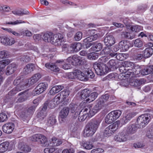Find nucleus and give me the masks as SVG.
Here are the masks:
<instances>
[{
    "label": "nucleus",
    "mask_w": 153,
    "mask_h": 153,
    "mask_svg": "<svg viewBox=\"0 0 153 153\" xmlns=\"http://www.w3.org/2000/svg\"><path fill=\"white\" fill-rule=\"evenodd\" d=\"M127 134L126 132H125L120 133L118 135L115 136L114 140L119 142L126 141L128 138Z\"/></svg>",
    "instance_id": "10"
},
{
    "label": "nucleus",
    "mask_w": 153,
    "mask_h": 153,
    "mask_svg": "<svg viewBox=\"0 0 153 153\" xmlns=\"http://www.w3.org/2000/svg\"><path fill=\"white\" fill-rule=\"evenodd\" d=\"M121 36L123 39H132L134 37V36H131V33L129 32L123 31L121 32Z\"/></svg>",
    "instance_id": "42"
},
{
    "label": "nucleus",
    "mask_w": 153,
    "mask_h": 153,
    "mask_svg": "<svg viewBox=\"0 0 153 153\" xmlns=\"http://www.w3.org/2000/svg\"><path fill=\"white\" fill-rule=\"evenodd\" d=\"M10 55V52L8 51L3 50L0 51V58L1 59L8 58Z\"/></svg>",
    "instance_id": "44"
},
{
    "label": "nucleus",
    "mask_w": 153,
    "mask_h": 153,
    "mask_svg": "<svg viewBox=\"0 0 153 153\" xmlns=\"http://www.w3.org/2000/svg\"><path fill=\"white\" fill-rule=\"evenodd\" d=\"M64 88L62 85H56L52 88L49 91V93L51 95H54L58 93Z\"/></svg>",
    "instance_id": "21"
},
{
    "label": "nucleus",
    "mask_w": 153,
    "mask_h": 153,
    "mask_svg": "<svg viewBox=\"0 0 153 153\" xmlns=\"http://www.w3.org/2000/svg\"><path fill=\"white\" fill-rule=\"evenodd\" d=\"M90 107H85L79 112L78 120L79 121H84L88 116L89 117H92L94 115L90 114Z\"/></svg>",
    "instance_id": "5"
},
{
    "label": "nucleus",
    "mask_w": 153,
    "mask_h": 153,
    "mask_svg": "<svg viewBox=\"0 0 153 153\" xmlns=\"http://www.w3.org/2000/svg\"><path fill=\"white\" fill-rule=\"evenodd\" d=\"M8 144L7 141L0 144V152L4 153L8 150Z\"/></svg>",
    "instance_id": "39"
},
{
    "label": "nucleus",
    "mask_w": 153,
    "mask_h": 153,
    "mask_svg": "<svg viewBox=\"0 0 153 153\" xmlns=\"http://www.w3.org/2000/svg\"><path fill=\"white\" fill-rule=\"evenodd\" d=\"M98 94L97 92H93L91 93H90L88 98L85 100L86 102H90L96 99L97 97Z\"/></svg>",
    "instance_id": "32"
},
{
    "label": "nucleus",
    "mask_w": 153,
    "mask_h": 153,
    "mask_svg": "<svg viewBox=\"0 0 153 153\" xmlns=\"http://www.w3.org/2000/svg\"><path fill=\"white\" fill-rule=\"evenodd\" d=\"M14 127V124L12 123H9L4 124L2 127L3 131L7 134L10 133L13 131Z\"/></svg>",
    "instance_id": "14"
},
{
    "label": "nucleus",
    "mask_w": 153,
    "mask_h": 153,
    "mask_svg": "<svg viewBox=\"0 0 153 153\" xmlns=\"http://www.w3.org/2000/svg\"><path fill=\"white\" fill-rule=\"evenodd\" d=\"M116 120L110 113L108 114L105 118V122L108 124H110L114 121Z\"/></svg>",
    "instance_id": "38"
},
{
    "label": "nucleus",
    "mask_w": 153,
    "mask_h": 153,
    "mask_svg": "<svg viewBox=\"0 0 153 153\" xmlns=\"http://www.w3.org/2000/svg\"><path fill=\"white\" fill-rule=\"evenodd\" d=\"M104 150L100 148H98L93 149L91 151V153H102Z\"/></svg>",
    "instance_id": "64"
},
{
    "label": "nucleus",
    "mask_w": 153,
    "mask_h": 153,
    "mask_svg": "<svg viewBox=\"0 0 153 153\" xmlns=\"http://www.w3.org/2000/svg\"><path fill=\"white\" fill-rule=\"evenodd\" d=\"M116 55V58L118 60L120 61H123L127 59L128 57L127 54L125 53H115Z\"/></svg>",
    "instance_id": "41"
},
{
    "label": "nucleus",
    "mask_w": 153,
    "mask_h": 153,
    "mask_svg": "<svg viewBox=\"0 0 153 153\" xmlns=\"http://www.w3.org/2000/svg\"><path fill=\"white\" fill-rule=\"evenodd\" d=\"M90 93L91 91L87 89L81 90L79 93V98L81 100H86Z\"/></svg>",
    "instance_id": "20"
},
{
    "label": "nucleus",
    "mask_w": 153,
    "mask_h": 153,
    "mask_svg": "<svg viewBox=\"0 0 153 153\" xmlns=\"http://www.w3.org/2000/svg\"><path fill=\"white\" fill-rule=\"evenodd\" d=\"M1 42L4 45H11L12 43L9 42V41H10L9 38L7 37H4L1 39Z\"/></svg>",
    "instance_id": "47"
},
{
    "label": "nucleus",
    "mask_w": 153,
    "mask_h": 153,
    "mask_svg": "<svg viewBox=\"0 0 153 153\" xmlns=\"http://www.w3.org/2000/svg\"><path fill=\"white\" fill-rule=\"evenodd\" d=\"M30 58L27 56H21L20 61L23 63L27 62L31 60Z\"/></svg>",
    "instance_id": "55"
},
{
    "label": "nucleus",
    "mask_w": 153,
    "mask_h": 153,
    "mask_svg": "<svg viewBox=\"0 0 153 153\" xmlns=\"http://www.w3.org/2000/svg\"><path fill=\"white\" fill-rule=\"evenodd\" d=\"M82 33L80 31L78 32L75 34L74 39L76 41H78L80 40L82 37Z\"/></svg>",
    "instance_id": "59"
},
{
    "label": "nucleus",
    "mask_w": 153,
    "mask_h": 153,
    "mask_svg": "<svg viewBox=\"0 0 153 153\" xmlns=\"http://www.w3.org/2000/svg\"><path fill=\"white\" fill-rule=\"evenodd\" d=\"M104 42L105 45L108 46H111L115 43L114 36L109 34L107 35L105 37Z\"/></svg>",
    "instance_id": "13"
},
{
    "label": "nucleus",
    "mask_w": 153,
    "mask_h": 153,
    "mask_svg": "<svg viewBox=\"0 0 153 153\" xmlns=\"http://www.w3.org/2000/svg\"><path fill=\"white\" fill-rule=\"evenodd\" d=\"M48 85L46 83L42 82L39 84L33 91L34 95H38L43 93L47 88Z\"/></svg>",
    "instance_id": "6"
},
{
    "label": "nucleus",
    "mask_w": 153,
    "mask_h": 153,
    "mask_svg": "<svg viewBox=\"0 0 153 153\" xmlns=\"http://www.w3.org/2000/svg\"><path fill=\"white\" fill-rule=\"evenodd\" d=\"M107 66L110 68L117 69L118 66L117 61L114 59H112L109 60L107 63Z\"/></svg>",
    "instance_id": "26"
},
{
    "label": "nucleus",
    "mask_w": 153,
    "mask_h": 153,
    "mask_svg": "<svg viewBox=\"0 0 153 153\" xmlns=\"http://www.w3.org/2000/svg\"><path fill=\"white\" fill-rule=\"evenodd\" d=\"M41 38L45 42H49L52 38L53 34L52 33H42L41 34Z\"/></svg>",
    "instance_id": "24"
},
{
    "label": "nucleus",
    "mask_w": 153,
    "mask_h": 153,
    "mask_svg": "<svg viewBox=\"0 0 153 153\" xmlns=\"http://www.w3.org/2000/svg\"><path fill=\"white\" fill-rule=\"evenodd\" d=\"M69 110L72 113H74L76 111H78L79 107L77 104L73 102L71 103L69 105Z\"/></svg>",
    "instance_id": "43"
},
{
    "label": "nucleus",
    "mask_w": 153,
    "mask_h": 153,
    "mask_svg": "<svg viewBox=\"0 0 153 153\" xmlns=\"http://www.w3.org/2000/svg\"><path fill=\"white\" fill-rule=\"evenodd\" d=\"M153 65H151L145 67L140 70V73L142 75H145L150 74L153 71Z\"/></svg>",
    "instance_id": "22"
},
{
    "label": "nucleus",
    "mask_w": 153,
    "mask_h": 153,
    "mask_svg": "<svg viewBox=\"0 0 153 153\" xmlns=\"http://www.w3.org/2000/svg\"><path fill=\"white\" fill-rule=\"evenodd\" d=\"M38 142L42 146H45L48 143L47 138L44 135L40 134Z\"/></svg>",
    "instance_id": "30"
},
{
    "label": "nucleus",
    "mask_w": 153,
    "mask_h": 153,
    "mask_svg": "<svg viewBox=\"0 0 153 153\" xmlns=\"http://www.w3.org/2000/svg\"><path fill=\"white\" fill-rule=\"evenodd\" d=\"M7 116L5 113L2 112L0 114V122H4L7 120Z\"/></svg>",
    "instance_id": "57"
},
{
    "label": "nucleus",
    "mask_w": 153,
    "mask_h": 153,
    "mask_svg": "<svg viewBox=\"0 0 153 153\" xmlns=\"http://www.w3.org/2000/svg\"><path fill=\"white\" fill-rule=\"evenodd\" d=\"M85 74L86 76L87 80H88L89 78H93L95 76L94 73L91 70L87 69L85 71Z\"/></svg>",
    "instance_id": "40"
},
{
    "label": "nucleus",
    "mask_w": 153,
    "mask_h": 153,
    "mask_svg": "<svg viewBox=\"0 0 153 153\" xmlns=\"http://www.w3.org/2000/svg\"><path fill=\"white\" fill-rule=\"evenodd\" d=\"M138 126L136 123L135 124H132L128 126L126 128V133L128 134H134L137 131Z\"/></svg>",
    "instance_id": "12"
},
{
    "label": "nucleus",
    "mask_w": 153,
    "mask_h": 153,
    "mask_svg": "<svg viewBox=\"0 0 153 153\" xmlns=\"http://www.w3.org/2000/svg\"><path fill=\"white\" fill-rule=\"evenodd\" d=\"M19 96H21L18 99V101L19 102H22L27 100L28 97V94L26 91H24L19 93L18 94Z\"/></svg>",
    "instance_id": "29"
},
{
    "label": "nucleus",
    "mask_w": 153,
    "mask_h": 153,
    "mask_svg": "<svg viewBox=\"0 0 153 153\" xmlns=\"http://www.w3.org/2000/svg\"><path fill=\"white\" fill-rule=\"evenodd\" d=\"M136 115V113L131 112L128 113L126 117L124 120V123L127 122V120H129L131 119L135 116Z\"/></svg>",
    "instance_id": "48"
},
{
    "label": "nucleus",
    "mask_w": 153,
    "mask_h": 153,
    "mask_svg": "<svg viewBox=\"0 0 153 153\" xmlns=\"http://www.w3.org/2000/svg\"><path fill=\"white\" fill-rule=\"evenodd\" d=\"M12 12L15 15L20 16H23L24 15H27L29 14V12L27 11L23 12L20 10L14 11Z\"/></svg>",
    "instance_id": "53"
},
{
    "label": "nucleus",
    "mask_w": 153,
    "mask_h": 153,
    "mask_svg": "<svg viewBox=\"0 0 153 153\" xmlns=\"http://www.w3.org/2000/svg\"><path fill=\"white\" fill-rule=\"evenodd\" d=\"M150 119L151 117L149 114H145L139 117L136 123L138 126L139 128H143L148 124Z\"/></svg>",
    "instance_id": "4"
},
{
    "label": "nucleus",
    "mask_w": 153,
    "mask_h": 153,
    "mask_svg": "<svg viewBox=\"0 0 153 153\" xmlns=\"http://www.w3.org/2000/svg\"><path fill=\"white\" fill-rule=\"evenodd\" d=\"M82 146L85 149L88 150L91 149L93 147L92 144H90L88 142H85L83 143Z\"/></svg>",
    "instance_id": "62"
},
{
    "label": "nucleus",
    "mask_w": 153,
    "mask_h": 153,
    "mask_svg": "<svg viewBox=\"0 0 153 153\" xmlns=\"http://www.w3.org/2000/svg\"><path fill=\"white\" fill-rule=\"evenodd\" d=\"M144 55V57L147 58L150 57L153 53V49L150 47H149L143 51Z\"/></svg>",
    "instance_id": "28"
},
{
    "label": "nucleus",
    "mask_w": 153,
    "mask_h": 153,
    "mask_svg": "<svg viewBox=\"0 0 153 153\" xmlns=\"http://www.w3.org/2000/svg\"><path fill=\"white\" fill-rule=\"evenodd\" d=\"M35 66L33 64H29L23 69L24 73L27 74L31 73L34 69Z\"/></svg>",
    "instance_id": "23"
},
{
    "label": "nucleus",
    "mask_w": 153,
    "mask_h": 153,
    "mask_svg": "<svg viewBox=\"0 0 153 153\" xmlns=\"http://www.w3.org/2000/svg\"><path fill=\"white\" fill-rule=\"evenodd\" d=\"M48 124L50 126H52L56 124V117L53 115H50L47 119Z\"/></svg>",
    "instance_id": "33"
},
{
    "label": "nucleus",
    "mask_w": 153,
    "mask_h": 153,
    "mask_svg": "<svg viewBox=\"0 0 153 153\" xmlns=\"http://www.w3.org/2000/svg\"><path fill=\"white\" fill-rule=\"evenodd\" d=\"M60 93L62 96V99L64 100L68 97L70 93V91L69 90L66 89L62 91Z\"/></svg>",
    "instance_id": "52"
},
{
    "label": "nucleus",
    "mask_w": 153,
    "mask_h": 153,
    "mask_svg": "<svg viewBox=\"0 0 153 153\" xmlns=\"http://www.w3.org/2000/svg\"><path fill=\"white\" fill-rule=\"evenodd\" d=\"M99 120L93 119L86 125L84 131L83 136L84 137L92 136L97 129L100 124Z\"/></svg>",
    "instance_id": "1"
},
{
    "label": "nucleus",
    "mask_w": 153,
    "mask_h": 153,
    "mask_svg": "<svg viewBox=\"0 0 153 153\" xmlns=\"http://www.w3.org/2000/svg\"><path fill=\"white\" fill-rule=\"evenodd\" d=\"M69 111V108L68 107H65L61 111L59 114V120L63 122L65 119L68 115Z\"/></svg>",
    "instance_id": "15"
},
{
    "label": "nucleus",
    "mask_w": 153,
    "mask_h": 153,
    "mask_svg": "<svg viewBox=\"0 0 153 153\" xmlns=\"http://www.w3.org/2000/svg\"><path fill=\"white\" fill-rule=\"evenodd\" d=\"M146 82V80L144 78L136 79L130 82V85L134 87H140L141 85L144 84Z\"/></svg>",
    "instance_id": "19"
},
{
    "label": "nucleus",
    "mask_w": 153,
    "mask_h": 153,
    "mask_svg": "<svg viewBox=\"0 0 153 153\" xmlns=\"http://www.w3.org/2000/svg\"><path fill=\"white\" fill-rule=\"evenodd\" d=\"M82 48L81 44L79 42H75L72 43L68 48L67 53H72L74 52H77L79 51Z\"/></svg>",
    "instance_id": "9"
},
{
    "label": "nucleus",
    "mask_w": 153,
    "mask_h": 153,
    "mask_svg": "<svg viewBox=\"0 0 153 153\" xmlns=\"http://www.w3.org/2000/svg\"><path fill=\"white\" fill-rule=\"evenodd\" d=\"M99 56L98 54L96 53H91L87 55L88 59L90 60H94L97 59Z\"/></svg>",
    "instance_id": "45"
},
{
    "label": "nucleus",
    "mask_w": 153,
    "mask_h": 153,
    "mask_svg": "<svg viewBox=\"0 0 153 153\" xmlns=\"http://www.w3.org/2000/svg\"><path fill=\"white\" fill-rule=\"evenodd\" d=\"M40 134H37L33 135L30 137V140L33 141H39V138H40Z\"/></svg>",
    "instance_id": "58"
},
{
    "label": "nucleus",
    "mask_w": 153,
    "mask_h": 153,
    "mask_svg": "<svg viewBox=\"0 0 153 153\" xmlns=\"http://www.w3.org/2000/svg\"><path fill=\"white\" fill-rule=\"evenodd\" d=\"M17 66L16 64L12 63L9 65L7 68L6 74L7 75H9L13 74L16 70Z\"/></svg>",
    "instance_id": "17"
},
{
    "label": "nucleus",
    "mask_w": 153,
    "mask_h": 153,
    "mask_svg": "<svg viewBox=\"0 0 153 153\" xmlns=\"http://www.w3.org/2000/svg\"><path fill=\"white\" fill-rule=\"evenodd\" d=\"M45 66L46 68L53 72H57L59 71V69L54 63H47L45 64Z\"/></svg>",
    "instance_id": "18"
},
{
    "label": "nucleus",
    "mask_w": 153,
    "mask_h": 153,
    "mask_svg": "<svg viewBox=\"0 0 153 153\" xmlns=\"http://www.w3.org/2000/svg\"><path fill=\"white\" fill-rule=\"evenodd\" d=\"M36 107V106L33 105L29 107L27 110H26L27 112L29 115L33 113L35 110Z\"/></svg>",
    "instance_id": "63"
},
{
    "label": "nucleus",
    "mask_w": 153,
    "mask_h": 153,
    "mask_svg": "<svg viewBox=\"0 0 153 153\" xmlns=\"http://www.w3.org/2000/svg\"><path fill=\"white\" fill-rule=\"evenodd\" d=\"M125 66L120 67V70H125V69L128 68H132L134 67V63L128 61H125L124 62Z\"/></svg>",
    "instance_id": "35"
},
{
    "label": "nucleus",
    "mask_w": 153,
    "mask_h": 153,
    "mask_svg": "<svg viewBox=\"0 0 153 153\" xmlns=\"http://www.w3.org/2000/svg\"><path fill=\"white\" fill-rule=\"evenodd\" d=\"M84 62L82 60L77 57L75 55H74L72 64L73 65L76 66L82 65L83 64Z\"/></svg>",
    "instance_id": "37"
},
{
    "label": "nucleus",
    "mask_w": 153,
    "mask_h": 153,
    "mask_svg": "<svg viewBox=\"0 0 153 153\" xmlns=\"http://www.w3.org/2000/svg\"><path fill=\"white\" fill-rule=\"evenodd\" d=\"M25 85H24V82H22L20 84L16 85L15 88L17 91L18 92L23 90L25 88Z\"/></svg>",
    "instance_id": "56"
},
{
    "label": "nucleus",
    "mask_w": 153,
    "mask_h": 153,
    "mask_svg": "<svg viewBox=\"0 0 153 153\" xmlns=\"http://www.w3.org/2000/svg\"><path fill=\"white\" fill-rule=\"evenodd\" d=\"M110 113L114 117V118L116 120L120 117L122 113L120 110H117L112 111Z\"/></svg>",
    "instance_id": "46"
},
{
    "label": "nucleus",
    "mask_w": 153,
    "mask_h": 153,
    "mask_svg": "<svg viewBox=\"0 0 153 153\" xmlns=\"http://www.w3.org/2000/svg\"><path fill=\"white\" fill-rule=\"evenodd\" d=\"M143 41L140 39H137L134 41V45L135 47L140 48L143 46Z\"/></svg>",
    "instance_id": "51"
},
{
    "label": "nucleus",
    "mask_w": 153,
    "mask_h": 153,
    "mask_svg": "<svg viewBox=\"0 0 153 153\" xmlns=\"http://www.w3.org/2000/svg\"><path fill=\"white\" fill-rule=\"evenodd\" d=\"M102 45L100 43L93 44V46L91 48V51L97 52L100 51L102 48Z\"/></svg>",
    "instance_id": "36"
},
{
    "label": "nucleus",
    "mask_w": 153,
    "mask_h": 153,
    "mask_svg": "<svg viewBox=\"0 0 153 153\" xmlns=\"http://www.w3.org/2000/svg\"><path fill=\"white\" fill-rule=\"evenodd\" d=\"M48 105V102H46L41 110L38 113L36 117L38 118V121L41 122L42 121L47 115V112L46 110L47 109Z\"/></svg>",
    "instance_id": "8"
},
{
    "label": "nucleus",
    "mask_w": 153,
    "mask_h": 153,
    "mask_svg": "<svg viewBox=\"0 0 153 153\" xmlns=\"http://www.w3.org/2000/svg\"><path fill=\"white\" fill-rule=\"evenodd\" d=\"M63 36L61 34L53 35L52 36L49 42L54 45L55 46H59L61 45L62 39Z\"/></svg>",
    "instance_id": "7"
},
{
    "label": "nucleus",
    "mask_w": 153,
    "mask_h": 153,
    "mask_svg": "<svg viewBox=\"0 0 153 153\" xmlns=\"http://www.w3.org/2000/svg\"><path fill=\"white\" fill-rule=\"evenodd\" d=\"M97 31L95 30H88L84 32V35L86 36H91L92 35L95 33Z\"/></svg>",
    "instance_id": "50"
},
{
    "label": "nucleus",
    "mask_w": 153,
    "mask_h": 153,
    "mask_svg": "<svg viewBox=\"0 0 153 153\" xmlns=\"http://www.w3.org/2000/svg\"><path fill=\"white\" fill-rule=\"evenodd\" d=\"M133 68H132L125 69L124 71L122 70V72L125 73L126 75H128L129 76H130L132 75H133L134 74L133 72Z\"/></svg>",
    "instance_id": "54"
},
{
    "label": "nucleus",
    "mask_w": 153,
    "mask_h": 153,
    "mask_svg": "<svg viewBox=\"0 0 153 153\" xmlns=\"http://www.w3.org/2000/svg\"><path fill=\"white\" fill-rule=\"evenodd\" d=\"M53 145L54 146H58L62 144V141L61 140H57L55 137L52 139Z\"/></svg>",
    "instance_id": "49"
},
{
    "label": "nucleus",
    "mask_w": 153,
    "mask_h": 153,
    "mask_svg": "<svg viewBox=\"0 0 153 153\" xmlns=\"http://www.w3.org/2000/svg\"><path fill=\"white\" fill-rule=\"evenodd\" d=\"M127 41L122 40L119 44V48L123 50L127 51L129 48V46Z\"/></svg>",
    "instance_id": "25"
},
{
    "label": "nucleus",
    "mask_w": 153,
    "mask_h": 153,
    "mask_svg": "<svg viewBox=\"0 0 153 153\" xmlns=\"http://www.w3.org/2000/svg\"><path fill=\"white\" fill-rule=\"evenodd\" d=\"M93 66L95 73L98 75H104L108 71V67L105 64L102 62H96L93 63Z\"/></svg>",
    "instance_id": "3"
},
{
    "label": "nucleus",
    "mask_w": 153,
    "mask_h": 153,
    "mask_svg": "<svg viewBox=\"0 0 153 153\" xmlns=\"http://www.w3.org/2000/svg\"><path fill=\"white\" fill-rule=\"evenodd\" d=\"M140 68L139 66H134L133 68V74L138 75L140 73Z\"/></svg>",
    "instance_id": "61"
},
{
    "label": "nucleus",
    "mask_w": 153,
    "mask_h": 153,
    "mask_svg": "<svg viewBox=\"0 0 153 153\" xmlns=\"http://www.w3.org/2000/svg\"><path fill=\"white\" fill-rule=\"evenodd\" d=\"M114 125H110L105 129L103 135L105 137H108L112 135L116 130V127H114Z\"/></svg>",
    "instance_id": "11"
},
{
    "label": "nucleus",
    "mask_w": 153,
    "mask_h": 153,
    "mask_svg": "<svg viewBox=\"0 0 153 153\" xmlns=\"http://www.w3.org/2000/svg\"><path fill=\"white\" fill-rule=\"evenodd\" d=\"M19 146L20 150L25 153L29 152L31 150V148L27 145L24 144L22 143H19Z\"/></svg>",
    "instance_id": "31"
},
{
    "label": "nucleus",
    "mask_w": 153,
    "mask_h": 153,
    "mask_svg": "<svg viewBox=\"0 0 153 153\" xmlns=\"http://www.w3.org/2000/svg\"><path fill=\"white\" fill-rule=\"evenodd\" d=\"M109 46L105 47L103 50V51L105 54H109L111 57H114L116 55L115 53L112 50H111Z\"/></svg>",
    "instance_id": "34"
},
{
    "label": "nucleus",
    "mask_w": 153,
    "mask_h": 153,
    "mask_svg": "<svg viewBox=\"0 0 153 153\" xmlns=\"http://www.w3.org/2000/svg\"><path fill=\"white\" fill-rule=\"evenodd\" d=\"M100 36L99 33H95L94 35H92L91 36L87 37L84 40V42L86 43L88 42H91L94 40H95L98 39Z\"/></svg>",
    "instance_id": "27"
},
{
    "label": "nucleus",
    "mask_w": 153,
    "mask_h": 153,
    "mask_svg": "<svg viewBox=\"0 0 153 153\" xmlns=\"http://www.w3.org/2000/svg\"><path fill=\"white\" fill-rule=\"evenodd\" d=\"M109 98V95L108 94L102 96L99 98L95 101V105L93 108L91 106L88 105L87 107H90V114L91 115H94L98 111L101 109L105 105Z\"/></svg>",
    "instance_id": "2"
},
{
    "label": "nucleus",
    "mask_w": 153,
    "mask_h": 153,
    "mask_svg": "<svg viewBox=\"0 0 153 153\" xmlns=\"http://www.w3.org/2000/svg\"><path fill=\"white\" fill-rule=\"evenodd\" d=\"M41 77V75L39 73L35 74L29 79L28 84L29 85H33Z\"/></svg>",
    "instance_id": "16"
},
{
    "label": "nucleus",
    "mask_w": 153,
    "mask_h": 153,
    "mask_svg": "<svg viewBox=\"0 0 153 153\" xmlns=\"http://www.w3.org/2000/svg\"><path fill=\"white\" fill-rule=\"evenodd\" d=\"M141 29V27L140 26L134 25L131 26L130 28V30L132 31L135 32H139Z\"/></svg>",
    "instance_id": "60"
}]
</instances>
